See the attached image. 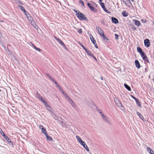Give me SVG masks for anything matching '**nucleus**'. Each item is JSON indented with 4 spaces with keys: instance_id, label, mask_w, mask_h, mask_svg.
<instances>
[{
    "instance_id": "nucleus-1",
    "label": "nucleus",
    "mask_w": 154,
    "mask_h": 154,
    "mask_svg": "<svg viewBox=\"0 0 154 154\" xmlns=\"http://www.w3.org/2000/svg\"><path fill=\"white\" fill-rule=\"evenodd\" d=\"M78 18L80 20H87L88 19L86 17H85V15L80 12L79 11H78V13L76 14Z\"/></svg>"
},
{
    "instance_id": "nucleus-2",
    "label": "nucleus",
    "mask_w": 154,
    "mask_h": 154,
    "mask_svg": "<svg viewBox=\"0 0 154 154\" xmlns=\"http://www.w3.org/2000/svg\"><path fill=\"white\" fill-rule=\"evenodd\" d=\"M114 101L118 107L120 108L122 107L124 109V108L123 107V105H122L121 103L120 102V101L117 98H114Z\"/></svg>"
},
{
    "instance_id": "nucleus-3",
    "label": "nucleus",
    "mask_w": 154,
    "mask_h": 154,
    "mask_svg": "<svg viewBox=\"0 0 154 154\" xmlns=\"http://www.w3.org/2000/svg\"><path fill=\"white\" fill-rule=\"evenodd\" d=\"M140 55L144 60L145 61L149 63V62L147 57L145 53L144 52L142 54H140Z\"/></svg>"
},
{
    "instance_id": "nucleus-4",
    "label": "nucleus",
    "mask_w": 154,
    "mask_h": 154,
    "mask_svg": "<svg viewBox=\"0 0 154 154\" xmlns=\"http://www.w3.org/2000/svg\"><path fill=\"white\" fill-rule=\"evenodd\" d=\"M87 5L92 11H93L94 12H97V9L92 7L90 3H88Z\"/></svg>"
},
{
    "instance_id": "nucleus-5",
    "label": "nucleus",
    "mask_w": 154,
    "mask_h": 154,
    "mask_svg": "<svg viewBox=\"0 0 154 154\" xmlns=\"http://www.w3.org/2000/svg\"><path fill=\"white\" fill-rule=\"evenodd\" d=\"M4 138L8 141L9 144L12 147L13 146V144L11 140L6 136H4Z\"/></svg>"
},
{
    "instance_id": "nucleus-6",
    "label": "nucleus",
    "mask_w": 154,
    "mask_h": 154,
    "mask_svg": "<svg viewBox=\"0 0 154 154\" xmlns=\"http://www.w3.org/2000/svg\"><path fill=\"white\" fill-rule=\"evenodd\" d=\"M144 44L145 46L149 47L150 46L149 40L148 39H146L144 41Z\"/></svg>"
},
{
    "instance_id": "nucleus-7",
    "label": "nucleus",
    "mask_w": 154,
    "mask_h": 154,
    "mask_svg": "<svg viewBox=\"0 0 154 154\" xmlns=\"http://www.w3.org/2000/svg\"><path fill=\"white\" fill-rule=\"evenodd\" d=\"M54 38L63 47L65 46L64 44L61 40L59 39L56 37H54Z\"/></svg>"
},
{
    "instance_id": "nucleus-8",
    "label": "nucleus",
    "mask_w": 154,
    "mask_h": 154,
    "mask_svg": "<svg viewBox=\"0 0 154 154\" xmlns=\"http://www.w3.org/2000/svg\"><path fill=\"white\" fill-rule=\"evenodd\" d=\"M111 19L113 23H114L115 24H117L118 23V20L116 18L112 17L111 18Z\"/></svg>"
},
{
    "instance_id": "nucleus-9",
    "label": "nucleus",
    "mask_w": 154,
    "mask_h": 154,
    "mask_svg": "<svg viewBox=\"0 0 154 154\" xmlns=\"http://www.w3.org/2000/svg\"><path fill=\"white\" fill-rule=\"evenodd\" d=\"M96 29L98 31L100 34L101 35L104 33L103 31L99 26L96 27Z\"/></svg>"
},
{
    "instance_id": "nucleus-10",
    "label": "nucleus",
    "mask_w": 154,
    "mask_h": 154,
    "mask_svg": "<svg viewBox=\"0 0 154 154\" xmlns=\"http://www.w3.org/2000/svg\"><path fill=\"white\" fill-rule=\"evenodd\" d=\"M70 103L71 105H72V106L73 107H75V105L74 103L73 102L72 100L70 98H69L68 100Z\"/></svg>"
},
{
    "instance_id": "nucleus-11",
    "label": "nucleus",
    "mask_w": 154,
    "mask_h": 154,
    "mask_svg": "<svg viewBox=\"0 0 154 154\" xmlns=\"http://www.w3.org/2000/svg\"><path fill=\"white\" fill-rule=\"evenodd\" d=\"M135 63L136 66L137 68H140V66L139 61L137 60H136L135 61Z\"/></svg>"
},
{
    "instance_id": "nucleus-12",
    "label": "nucleus",
    "mask_w": 154,
    "mask_h": 154,
    "mask_svg": "<svg viewBox=\"0 0 154 154\" xmlns=\"http://www.w3.org/2000/svg\"><path fill=\"white\" fill-rule=\"evenodd\" d=\"M147 150L150 154H154V151L150 148L149 147L147 148Z\"/></svg>"
},
{
    "instance_id": "nucleus-13",
    "label": "nucleus",
    "mask_w": 154,
    "mask_h": 154,
    "mask_svg": "<svg viewBox=\"0 0 154 154\" xmlns=\"http://www.w3.org/2000/svg\"><path fill=\"white\" fill-rule=\"evenodd\" d=\"M90 38L92 42L93 43V44H96V41L92 35H90Z\"/></svg>"
},
{
    "instance_id": "nucleus-14",
    "label": "nucleus",
    "mask_w": 154,
    "mask_h": 154,
    "mask_svg": "<svg viewBox=\"0 0 154 154\" xmlns=\"http://www.w3.org/2000/svg\"><path fill=\"white\" fill-rule=\"evenodd\" d=\"M31 24L34 27V28L36 29H37L38 27L36 25L35 21H33L32 22H31Z\"/></svg>"
},
{
    "instance_id": "nucleus-15",
    "label": "nucleus",
    "mask_w": 154,
    "mask_h": 154,
    "mask_svg": "<svg viewBox=\"0 0 154 154\" xmlns=\"http://www.w3.org/2000/svg\"><path fill=\"white\" fill-rule=\"evenodd\" d=\"M137 51L140 54H141L144 52L142 51V49L140 47H138L137 48Z\"/></svg>"
},
{
    "instance_id": "nucleus-16",
    "label": "nucleus",
    "mask_w": 154,
    "mask_h": 154,
    "mask_svg": "<svg viewBox=\"0 0 154 154\" xmlns=\"http://www.w3.org/2000/svg\"><path fill=\"white\" fill-rule=\"evenodd\" d=\"M133 20L134 21V23L135 25L137 26H139L140 25V22L136 20Z\"/></svg>"
},
{
    "instance_id": "nucleus-17",
    "label": "nucleus",
    "mask_w": 154,
    "mask_h": 154,
    "mask_svg": "<svg viewBox=\"0 0 154 154\" xmlns=\"http://www.w3.org/2000/svg\"><path fill=\"white\" fill-rule=\"evenodd\" d=\"M76 138L77 139L78 141L80 143H83V141L81 139L80 137L78 136H76Z\"/></svg>"
},
{
    "instance_id": "nucleus-18",
    "label": "nucleus",
    "mask_w": 154,
    "mask_h": 154,
    "mask_svg": "<svg viewBox=\"0 0 154 154\" xmlns=\"http://www.w3.org/2000/svg\"><path fill=\"white\" fill-rule=\"evenodd\" d=\"M101 116L103 119L106 122H108V118L106 117V116L105 115H104L103 114Z\"/></svg>"
},
{
    "instance_id": "nucleus-19",
    "label": "nucleus",
    "mask_w": 154,
    "mask_h": 154,
    "mask_svg": "<svg viewBox=\"0 0 154 154\" xmlns=\"http://www.w3.org/2000/svg\"><path fill=\"white\" fill-rule=\"evenodd\" d=\"M123 2L126 5H127V4H130L131 5H132L131 2L130 0H122Z\"/></svg>"
},
{
    "instance_id": "nucleus-20",
    "label": "nucleus",
    "mask_w": 154,
    "mask_h": 154,
    "mask_svg": "<svg viewBox=\"0 0 154 154\" xmlns=\"http://www.w3.org/2000/svg\"><path fill=\"white\" fill-rule=\"evenodd\" d=\"M122 14L124 17H126L128 15V13L125 11H123L122 12Z\"/></svg>"
},
{
    "instance_id": "nucleus-21",
    "label": "nucleus",
    "mask_w": 154,
    "mask_h": 154,
    "mask_svg": "<svg viewBox=\"0 0 154 154\" xmlns=\"http://www.w3.org/2000/svg\"><path fill=\"white\" fill-rule=\"evenodd\" d=\"M137 115L139 116L140 118L142 120H143L144 119V117H143V116L139 112H137Z\"/></svg>"
},
{
    "instance_id": "nucleus-22",
    "label": "nucleus",
    "mask_w": 154,
    "mask_h": 154,
    "mask_svg": "<svg viewBox=\"0 0 154 154\" xmlns=\"http://www.w3.org/2000/svg\"><path fill=\"white\" fill-rule=\"evenodd\" d=\"M124 86L129 91H131V88L127 84H124Z\"/></svg>"
},
{
    "instance_id": "nucleus-23",
    "label": "nucleus",
    "mask_w": 154,
    "mask_h": 154,
    "mask_svg": "<svg viewBox=\"0 0 154 154\" xmlns=\"http://www.w3.org/2000/svg\"><path fill=\"white\" fill-rule=\"evenodd\" d=\"M62 93L63 95L65 97L67 98V100H68L69 98H70L69 96H68L66 94L65 92L63 91H62Z\"/></svg>"
},
{
    "instance_id": "nucleus-24",
    "label": "nucleus",
    "mask_w": 154,
    "mask_h": 154,
    "mask_svg": "<svg viewBox=\"0 0 154 154\" xmlns=\"http://www.w3.org/2000/svg\"><path fill=\"white\" fill-rule=\"evenodd\" d=\"M135 101H136V102L137 105L141 108V105L140 102H139V100H138V99H137L136 100H135Z\"/></svg>"
},
{
    "instance_id": "nucleus-25",
    "label": "nucleus",
    "mask_w": 154,
    "mask_h": 154,
    "mask_svg": "<svg viewBox=\"0 0 154 154\" xmlns=\"http://www.w3.org/2000/svg\"><path fill=\"white\" fill-rule=\"evenodd\" d=\"M18 7H20V9L23 12H26V11L25 10L23 6L18 5Z\"/></svg>"
},
{
    "instance_id": "nucleus-26",
    "label": "nucleus",
    "mask_w": 154,
    "mask_h": 154,
    "mask_svg": "<svg viewBox=\"0 0 154 154\" xmlns=\"http://www.w3.org/2000/svg\"><path fill=\"white\" fill-rule=\"evenodd\" d=\"M101 36L103 37V39L104 40H108V39L106 37L104 33L102 34V35H101Z\"/></svg>"
},
{
    "instance_id": "nucleus-27",
    "label": "nucleus",
    "mask_w": 154,
    "mask_h": 154,
    "mask_svg": "<svg viewBox=\"0 0 154 154\" xmlns=\"http://www.w3.org/2000/svg\"><path fill=\"white\" fill-rule=\"evenodd\" d=\"M39 99L44 104H47V102H46L45 100L43 99L42 97H39Z\"/></svg>"
},
{
    "instance_id": "nucleus-28",
    "label": "nucleus",
    "mask_w": 154,
    "mask_h": 154,
    "mask_svg": "<svg viewBox=\"0 0 154 154\" xmlns=\"http://www.w3.org/2000/svg\"><path fill=\"white\" fill-rule=\"evenodd\" d=\"M32 46H33V47L37 51H41V49H40V48H37L33 44H32Z\"/></svg>"
},
{
    "instance_id": "nucleus-29",
    "label": "nucleus",
    "mask_w": 154,
    "mask_h": 154,
    "mask_svg": "<svg viewBox=\"0 0 154 154\" xmlns=\"http://www.w3.org/2000/svg\"><path fill=\"white\" fill-rule=\"evenodd\" d=\"M26 17H27V18L28 20L30 22H32V21H33V18L31 16H30L29 17H28V16H26Z\"/></svg>"
},
{
    "instance_id": "nucleus-30",
    "label": "nucleus",
    "mask_w": 154,
    "mask_h": 154,
    "mask_svg": "<svg viewBox=\"0 0 154 154\" xmlns=\"http://www.w3.org/2000/svg\"><path fill=\"white\" fill-rule=\"evenodd\" d=\"M47 140H49V141H52V139L51 138V137L50 136H48L47 137Z\"/></svg>"
},
{
    "instance_id": "nucleus-31",
    "label": "nucleus",
    "mask_w": 154,
    "mask_h": 154,
    "mask_svg": "<svg viewBox=\"0 0 154 154\" xmlns=\"http://www.w3.org/2000/svg\"><path fill=\"white\" fill-rule=\"evenodd\" d=\"M75 29H76V30H77V31L80 34H81V33H82V29H78L77 28H76Z\"/></svg>"
},
{
    "instance_id": "nucleus-32",
    "label": "nucleus",
    "mask_w": 154,
    "mask_h": 154,
    "mask_svg": "<svg viewBox=\"0 0 154 154\" xmlns=\"http://www.w3.org/2000/svg\"><path fill=\"white\" fill-rule=\"evenodd\" d=\"M46 75L49 78V79L51 80H53V78L51 76L50 74L48 73L46 74Z\"/></svg>"
},
{
    "instance_id": "nucleus-33",
    "label": "nucleus",
    "mask_w": 154,
    "mask_h": 154,
    "mask_svg": "<svg viewBox=\"0 0 154 154\" xmlns=\"http://www.w3.org/2000/svg\"><path fill=\"white\" fill-rule=\"evenodd\" d=\"M87 54L88 55H89L90 56H91L92 57L93 56V54H92L91 52L89 51L87 53Z\"/></svg>"
},
{
    "instance_id": "nucleus-34",
    "label": "nucleus",
    "mask_w": 154,
    "mask_h": 154,
    "mask_svg": "<svg viewBox=\"0 0 154 154\" xmlns=\"http://www.w3.org/2000/svg\"><path fill=\"white\" fill-rule=\"evenodd\" d=\"M83 143H81L80 144L83 146V147L84 148H85L86 147V146H87V145L86 144L84 141H83Z\"/></svg>"
},
{
    "instance_id": "nucleus-35",
    "label": "nucleus",
    "mask_w": 154,
    "mask_h": 154,
    "mask_svg": "<svg viewBox=\"0 0 154 154\" xmlns=\"http://www.w3.org/2000/svg\"><path fill=\"white\" fill-rule=\"evenodd\" d=\"M95 106H96V109L97 110L100 114H102V111L99 109L96 106L94 105Z\"/></svg>"
},
{
    "instance_id": "nucleus-36",
    "label": "nucleus",
    "mask_w": 154,
    "mask_h": 154,
    "mask_svg": "<svg viewBox=\"0 0 154 154\" xmlns=\"http://www.w3.org/2000/svg\"><path fill=\"white\" fill-rule=\"evenodd\" d=\"M79 2L81 4L82 6H83L84 7V3L83 2L82 0H80L79 1Z\"/></svg>"
},
{
    "instance_id": "nucleus-37",
    "label": "nucleus",
    "mask_w": 154,
    "mask_h": 154,
    "mask_svg": "<svg viewBox=\"0 0 154 154\" xmlns=\"http://www.w3.org/2000/svg\"><path fill=\"white\" fill-rule=\"evenodd\" d=\"M78 43L82 47L83 49L85 48V47L82 45V44L80 42H78Z\"/></svg>"
},
{
    "instance_id": "nucleus-38",
    "label": "nucleus",
    "mask_w": 154,
    "mask_h": 154,
    "mask_svg": "<svg viewBox=\"0 0 154 154\" xmlns=\"http://www.w3.org/2000/svg\"><path fill=\"white\" fill-rule=\"evenodd\" d=\"M41 130H42V132L44 134V133H45V132H46V129L45 128H42V129H41Z\"/></svg>"
},
{
    "instance_id": "nucleus-39",
    "label": "nucleus",
    "mask_w": 154,
    "mask_h": 154,
    "mask_svg": "<svg viewBox=\"0 0 154 154\" xmlns=\"http://www.w3.org/2000/svg\"><path fill=\"white\" fill-rule=\"evenodd\" d=\"M100 4L101 6V7L103 8L105 7V5L103 3H100Z\"/></svg>"
},
{
    "instance_id": "nucleus-40",
    "label": "nucleus",
    "mask_w": 154,
    "mask_h": 154,
    "mask_svg": "<svg viewBox=\"0 0 154 154\" xmlns=\"http://www.w3.org/2000/svg\"><path fill=\"white\" fill-rule=\"evenodd\" d=\"M115 39L116 40H118L119 39L118 37H119V35L117 34H115Z\"/></svg>"
},
{
    "instance_id": "nucleus-41",
    "label": "nucleus",
    "mask_w": 154,
    "mask_h": 154,
    "mask_svg": "<svg viewBox=\"0 0 154 154\" xmlns=\"http://www.w3.org/2000/svg\"><path fill=\"white\" fill-rule=\"evenodd\" d=\"M0 130H1V131L0 132H1V134H2V135L3 136V137H4V136H6V135L5 134H4V132H3V131H2V130L1 129H0Z\"/></svg>"
},
{
    "instance_id": "nucleus-42",
    "label": "nucleus",
    "mask_w": 154,
    "mask_h": 154,
    "mask_svg": "<svg viewBox=\"0 0 154 154\" xmlns=\"http://www.w3.org/2000/svg\"><path fill=\"white\" fill-rule=\"evenodd\" d=\"M103 9L104 11L106 12L107 13H109V12L107 10V9L105 8V7L104 8H103Z\"/></svg>"
},
{
    "instance_id": "nucleus-43",
    "label": "nucleus",
    "mask_w": 154,
    "mask_h": 154,
    "mask_svg": "<svg viewBox=\"0 0 154 154\" xmlns=\"http://www.w3.org/2000/svg\"><path fill=\"white\" fill-rule=\"evenodd\" d=\"M93 5L95 7H97V5L94 2H93Z\"/></svg>"
},
{
    "instance_id": "nucleus-44",
    "label": "nucleus",
    "mask_w": 154,
    "mask_h": 154,
    "mask_svg": "<svg viewBox=\"0 0 154 154\" xmlns=\"http://www.w3.org/2000/svg\"><path fill=\"white\" fill-rule=\"evenodd\" d=\"M15 0L17 2H18L20 4H21L22 5H23V4L21 2L20 0Z\"/></svg>"
},
{
    "instance_id": "nucleus-45",
    "label": "nucleus",
    "mask_w": 154,
    "mask_h": 154,
    "mask_svg": "<svg viewBox=\"0 0 154 154\" xmlns=\"http://www.w3.org/2000/svg\"><path fill=\"white\" fill-rule=\"evenodd\" d=\"M85 148L87 151L89 152V149L88 148V146H86V147Z\"/></svg>"
},
{
    "instance_id": "nucleus-46",
    "label": "nucleus",
    "mask_w": 154,
    "mask_h": 154,
    "mask_svg": "<svg viewBox=\"0 0 154 154\" xmlns=\"http://www.w3.org/2000/svg\"><path fill=\"white\" fill-rule=\"evenodd\" d=\"M84 49L85 51L87 53L89 51L88 49H86L85 48Z\"/></svg>"
},
{
    "instance_id": "nucleus-47",
    "label": "nucleus",
    "mask_w": 154,
    "mask_h": 154,
    "mask_svg": "<svg viewBox=\"0 0 154 154\" xmlns=\"http://www.w3.org/2000/svg\"><path fill=\"white\" fill-rule=\"evenodd\" d=\"M132 97L135 100H136L137 99L134 96L131 95Z\"/></svg>"
},
{
    "instance_id": "nucleus-48",
    "label": "nucleus",
    "mask_w": 154,
    "mask_h": 154,
    "mask_svg": "<svg viewBox=\"0 0 154 154\" xmlns=\"http://www.w3.org/2000/svg\"><path fill=\"white\" fill-rule=\"evenodd\" d=\"M39 128L40 129H42V128H44L43 126L42 125H39Z\"/></svg>"
},
{
    "instance_id": "nucleus-49",
    "label": "nucleus",
    "mask_w": 154,
    "mask_h": 154,
    "mask_svg": "<svg viewBox=\"0 0 154 154\" xmlns=\"http://www.w3.org/2000/svg\"><path fill=\"white\" fill-rule=\"evenodd\" d=\"M46 136V137H47L48 136V135L47 134V133L46 132H45V133L44 134Z\"/></svg>"
},
{
    "instance_id": "nucleus-50",
    "label": "nucleus",
    "mask_w": 154,
    "mask_h": 154,
    "mask_svg": "<svg viewBox=\"0 0 154 154\" xmlns=\"http://www.w3.org/2000/svg\"><path fill=\"white\" fill-rule=\"evenodd\" d=\"M141 21L144 23L146 22V20H145L142 19Z\"/></svg>"
},
{
    "instance_id": "nucleus-51",
    "label": "nucleus",
    "mask_w": 154,
    "mask_h": 154,
    "mask_svg": "<svg viewBox=\"0 0 154 154\" xmlns=\"http://www.w3.org/2000/svg\"><path fill=\"white\" fill-rule=\"evenodd\" d=\"M59 88V90H60L61 91V92H62V91H63V90L62 88H61V87H60Z\"/></svg>"
},
{
    "instance_id": "nucleus-52",
    "label": "nucleus",
    "mask_w": 154,
    "mask_h": 154,
    "mask_svg": "<svg viewBox=\"0 0 154 154\" xmlns=\"http://www.w3.org/2000/svg\"><path fill=\"white\" fill-rule=\"evenodd\" d=\"M92 57L96 61H97V58L94 55Z\"/></svg>"
},
{
    "instance_id": "nucleus-53",
    "label": "nucleus",
    "mask_w": 154,
    "mask_h": 154,
    "mask_svg": "<svg viewBox=\"0 0 154 154\" xmlns=\"http://www.w3.org/2000/svg\"><path fill=\"white\" fill-rule=\"evenodd\" d=\"M94 46H95V47L96 48H98V47L97 45V44H96H96H94Z\"/></svg>"
},
{
    "instance_id": "nucleus-54",
    "label": "nucleus",
    "mask_w": 154,
    "mask_h": 154,
    "mask_svg": "<svg viewBox=\"0 0 154 154\" xmlns=\"http://www.w3.org/2000/svg\"><path fill=\"white\" fill-rule=\"evenodd\" d=\"M52 81H53V82H54V83H55L56 85H57V82H56L54 80V79H53V80H52Z\"/></svg>"
},
{
    "instance_id": "nucleus-55",
    "label": "nucleus",
    "mask_w": 154,
    "mask_h": 154,
    "mask_svg": "<svg viewBox=\"0 0 154 154\" xmlns=\"http://www.w3.org/2000/svg\"><path fill=\"white\" fill-rule=\"evenodd\" d=\"M132 29L133 30H135L136 29V28L135 26H133V27H132Z\"/></svg>"
},
{
    "instance_id": "nucleus-56",
    "label": "nucleus",
    "mask_w": 154,
    "mask_h": 154,
    "mask_svg": "<svg viewBox=\"0 0 154 154\" xmlns=\"http://www.w3.org/2000/svg\"><path fill=\"white\" fill-rule=\"evenodd\" d=\"M24 14H25V15L26 16H27V15L28 14H29L27 12H26V13L25 12H24Z\"/></svg>"
},
{
    "instance_id": "nucleus-57",
    "label": "nucleus",
    "mask_w": 154,
    "mask_h": 154,
    "mask_svg": "<svg viewBox=\"0 0 154 154\" xmlns=\"http://www.w3.org/2000/svg\"><path fill=\"white\" fill-rule=\"evenodd\" d=\"M57 86V87H58V88L60 87V86L58 85V84H57V85H56Z\"/></svg>"
},
{
    "instance_id": "nucleus-58",
    "label": "nucleus",
    "mask_w": 154,
    "mask_h": 154,
    "mask_svg": "<svg viewBox=\"0 0 154 154\" xmlns=\"http://www.w3.org/2000/svg\"><path fill=\"white\" fill-rule=\"evenodd\" d=\"M78 11H79L78 10H77V11H76L75 12L77 14V13H78Z\"/></svg>"
},
{
    "instance_id": "nucleus-59",
    "label": "nucleus",
    "mask_w": 154,
    "mask_h": 154,
    "mask_svg": "<svg viewBox=\"0 0 154 154\" xmlns=\"http://www.w3.org/2000/svg\"><path fill=\"white\" fill-rule=\"evenodd\" d=\"M100 79L102 80H103V77L102 76H101L100 77Z\"/></svg>"
},
{
    "instance_id": "nucleus-60",
    "label": "nucleus",
    "mask_w": 154,
    "mask_h": 154,
    "mask_svg": "<svg viewBox=\"0 0 154 154\" xmlns=\"http://www.w3.org/2000/svg\"><path fill=\"white\" fill-rule=\"evenodd\" d=\"M45 105V106H48V103H47V104H44Z\"/></svg>"
},
{
    "instance_id": "nucleus-61",
    "label": "nucleus",
    "mask_w": 154,
    "mask_h": 154,
    "mask_svg": "<svg viewBox=\"0 0 154 154\" xmlns=\"http://www.w3.org/2000/svg\"><path fill=\"white\" fill-rule=\"evenodd\" d=\"M99 1L100 3L102 2V0H99Z\"/></svg>"
},
{
    "instance_id": "nucleus-62",
    "label": "nucleus",
    "mask_w": 154,
    "mask_h": 154,
    "mask_svg": "<svg viewBox=\"0 0 154 154\" xmlns=\"http://www.w3.org/2000/svg\"><path fill=\"white\" fill-rule=\"evenodd\" d=\"M73 11L75 12L76 11V10H75V9H74L73 10Z\"/></svg>"
},
{
    "instance_id": "nucleus-63",
    "label": "nucleus",
    "mask_w": 154,
    "mask_h": 154,
    "mask_svg": "<svg viewBox=\"0 0 154 154\" xmlns=\"http://www.w3.org/2000/svg\"><path fill=\"white\" fill-rule=\"evenodd\" d=\"M73 11L75 12L76 11V10H75V9H74L73 10Z\"/></svg>"
},
{
    "instance_id": "nucleus-64",
    "label": "nucleus",
    "mask_w": 154,
    "mask_h": 154,
    "mask_svg": "<svg viewBox=\"0 0 154 154\" xmlns=\"http://www.w3.org/2000/svg\"><path fill=\"white\" fill-rule=\"evenodd\" d=\"M131 1H132V2H133L134 1V0H131Z\"/></svg>"
}]
</instances>
